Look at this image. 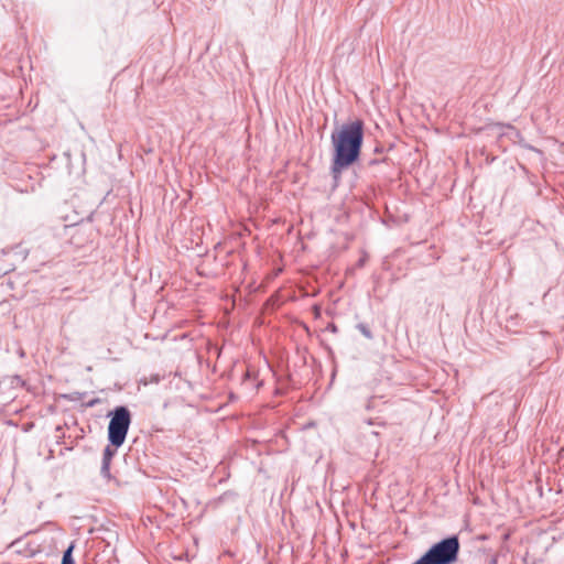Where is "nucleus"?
Instances as JSON below:
<instances>
[{"label":"nucleus","instance_id":"nucleus-2","mask_svg":"<svg viewBox=\"0 0 564 564\" xmlns=\"http://www.w3.org/2000/svg\"><path fill=\"white\" fill-rule=\"evenodd\" d=\"M459 542L456 536L434 544L422 557L421 564H452L457 560Z\"/></svg>","mask_w":564,"mask_h":564},{"label":"nucleus","instance_id":"nucleus-9","mask_svg":"<svg viewBox=\"0 0 564 564\" xmlns=\"http://www.w3.org/2000/svg\"><path fill=\"white\" fill-rule=\"evenodd\" d=\"M380 162H381L380 160L373 159V160L369 161V165H376V164H378Z\"/></svg>","mask_w":564,"mask_h":564},{"label":"nucleus","instance_id":"nucleus-1","mask_svg":"<svg viewBox=\"0 0 564 564\" xmlns=\"http://www.w3.org/2000/svg\"><path fill=\"white\" fill-rule=\"evenodd\" d=\"M364 138L365 122L361 119L344 123L332 132L333 156L330 175L334 181V187L338 186L343 172L360 160Z\"/></svg>","mask_w":564,"mask_h":564},{"label":"nucleus","instance_id":"nucleus-12","mask_svg":"<svg viewBox=\"0 0 564 564\" xmlns=\"http://www.w3.org/2000/svg\"><path fill=\"white\" fill-rule=\"evenodd\" d=\"M413 564H421V562L417 560L416 562H414Z\"/></svg>","mask_w":564,"mask_h":564},{"label":"nucleus","instance_id":"nucleus-6","mask_svg":"<svg viewBox=\"0 0 564 564\" xmlns=\"http://www.w3.org/2000/svg\"><path fill=\"white\" fill-rule=\"evenodd\" d=\"M112 455H113V451L110 449V447H107L104 453L105 460H111Z\"/></svg>","mask_w":564,"mask_h":564},{"label":"nucleus","instance_id":"nucleus-7","mask_svg":"<svg viewBox=\"0 0 564 564\" xmlns=\"http://www.w3.org/2000/svg\"><path fill=\"white\" fill-rule=\"evenodd\" d=\"M109 464H110V460H105L104 459V470H108L109 469Z\"/></svg>","mask_w":564,"mask_h":564},{"label":"nucleus","instance_id":"nucleus-5","mask_svg":"<svg viewBox=\"0 0 564 564\" xmlns=\"http://www.w3.org/2000/svg\"><path fill=\"white\" fill-rule=\"evenodd\" d=\"M73 549L74 546L70 545L65 552H64V555H63V558H62V564H75L73 557H72V552H73Z\"/></svg>","mask_w":564,"mask_h":564},{"label":"nucleus","instance_id":"nucleus-4","mask_svg":"<svg viewBox=\"0 0 564 564\" xmlns=\"http://www.w3.org/2000/svg\"><path fill=\"white\" fill-rule=\"evenodd\" d=\"M95 213L94 208H89L87 210H84L82 213H78L77 210L73 212V215H66L64 216V219L66 221H69L68 225H65V227H74L79 224H82L84 220L90 221L93 218V215Z\"/></svg>","mask_w":564,"mask_h":564},{"label":"nucleus","instance_id":"nucleus-8","mask_svg":"<svg viewBox=\"0 0 564 564\" xmlns=\"http://www.w3.org/2000/svg\"><path fill=\"white\" fill-rule=\"evenodd\" d=\"M73 243L76 246V247H84V242H82L80 240H75L73 241Z\"/></svg>","mask_w":564,"mask_h":564},{"label":"nucleus","instance_id":"nucleus-10","mask_svg":"<svg viewBox=\"0 0 564 564\" xmlns=\"http://www.w3.org/2000/svg\"><path fill=\"white\" fill-rule=\"evenodd\" d=\"M375 152H376V153H382V152H383V148H382V147H377V148L375 149Z\"/></svg>","mask_w":564,"mask_h":564},{"label":"nucleus","instance_id":"nucleus-11","mask_svg":"<svg viewBox=\"0 0 564 564\" xmlns=\"http://www.w3.org/2000/svg\"><path fill=\"white\" fill-rule=\"evenodd\" d=\"M214 247H215V248L220 247V242H217Z\"/></svg>","mask_w":564,"mask_h":564},{"label":"nucleus","instance_id":"nucleus-3","mask_svg":"<svg viewBox=\"0 0 564 564\" xmlns=\"http://www.w3.org/2000/svg\"><path fill=\"white\" fill-rule=\"evenodd\" d=\"M130 423L131 416L127 408L119 406L113 411L108 426V438L113 446L123 444Z\"/></svg>","mask_w":564,"mask_h":564}]
</instances>
